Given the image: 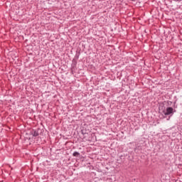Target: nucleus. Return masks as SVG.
Listing matches in <instances>:
<instances>
[{"label":"nucleus","instance_id":"f03ea898","mask_svg":"<svg viewBox=\"0 0 182 182\" xmlns=\"http://www.w3.org/2000/svg\"><path fill=\"white\" fill-rule=\"evenodd\" d=\"M80 154H79V152H74L73 156H74V157H79Z\"/></svg>","mask_w":182,"mask_h":182},{"label":"nucleus","instance_id":"f257e3e1","mask_svg":"<svg viewBox=\"0 0 182 182\" xmlns=\"http://www.w3.org/2000/svg\"><path fill=\"white\" fill-rule=\"evenodd\" d=\"M173 109L171 107H164L160 109V112H162V113L164 114V116H170V114H173Z\"/></svg>","mask_w":182,"mask_h":182},{"label":"nucleus","instance_id":"20e7f679","mask_svg":"<svg viewBox=\"0 0 182 182\" xmlns=\"http://www.w3.org/2000/svg\"><path fill=\"white\" fill-rule=\"evenodd\" d=\"M174 1H181V0H174Z\"/></svg>","mask_w":182,"mask_h":182},{"label":"nucleus","instance_id":"7ed1b4c3","mask_svg":"<svg viewBox=\"0 0 182 182\" xmlns=\"http://www.w3.org/2000/svg\"><path fill=\"white\" fill-rule=\"evenodd\" d=\"M33 136H38V132H35L33 134Z\"/></svg>","mask_w":182,"mask_h":182}]
</instances>
